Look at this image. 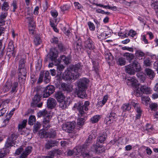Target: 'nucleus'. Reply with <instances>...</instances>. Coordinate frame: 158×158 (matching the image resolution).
<instances>
[{
  "label": "nucleus",
  "instance_id": "nucleus-6",
  "mask_svg": "<svg viewBox=\"0 0 158 158\" xmlns=\"http://www.w3.org/2000/svg\"><path fill=\"white\" fill-rule=\"evenodd\" d=\"M44 76H45L44 77V81L46 83H48L50 81L51 77L50 76L49 72L48 71H46L45 72L41 71L40 72L37 83H40L42 82Z\"/></svg>",
  "mask_w": 158,
  "mask_h": 158
},
{
  "label": "nucleus",
  "instance_id": "nucleus-9",
  "mask_svg": "<svg viewBox=\"0 0 158 158\" xmlns=\"http://www.w3.org/2000/svg\"><path fill=\"white\" fill-rule=\"evenodd\" d=\"M89 146V145H88V144L86 143L85 142L83 146H80L76 147L74 149L75 155L80 156L81 155V153H82L84 151H85Z\"/></svg>",
  "mask_w": 158,
  "mask_h": 158
},
{
  "label": "nucleus",
  "instance_id": "nucleus-61",
  "mask_svg": "<svg viewBox=\"0 0 158 158\" xmlns=\"http://www.w3.org/2000/svg\"><path fill=\"white\" fill-rule=\"evenodd\" d=\"M136 32L135 31L132 30H131L129 31L128 34H127V35H130L132 37H133L136 35Z\"/></svg>",
  "mask_w": 158,
  "mask_h": 158
},
{
  "label": "nucleus",
  "instance_id": "nucleus-12",
  "mask_svg": "<svg viewBox=\"0 0 158 158\" xmlns=\"http://www.w3.org/2000/svg\"><path fill=\"white\" fill-rule=\"evenodd\" d=\"M91 150L93 151H95L97 153H101L104 152L105 149L104 147L102 145H100L97 143L96 146L93 145Z\"/></svg>",
  "mask_w": 158,
  "mask_h": 158
},
{
  "label": "nucleus",
  "instance_id": "nucleus-62",
  "mask_svg": "<svg viewBox=\"0 0 158 158\" xmlns=\"http://www.w3.org/2000/svg\"><path fill=\"white\" fill-rule=\"evenodd\" d=\"M127 31L126 30L125 31V33H122L121 32H119L118 33V35L119 36H121L123 38L127 37L128 36L127 34Z\"/></svg>",
  "mask_w": 158,
  "mask_h": 158
},
{
  "label": "nucleus",
  "instance_id": "nucleus-7",
  "mask_svg": "<svg viewBox=\"0 0 158 158\" xmlns=\"http://www.w3.org/2000/svg\"><path fill=\"white\" fill-rule=\"evenodd\" d=\"M75 127V123L74 122H67L64 124L62 127L63 130L70 133L73 131Z\"/></svg>",
  "mask_w": 158,
  "mask_h": 158
},
{
  "label": "nucleus",
  "instance_id": "nucleus-37",
  "mask_svg": "<svg viewBox=\"0 0 158 158\" xmlns=\"http://www.w3.org/2000/svg\"><path fill=\"white\" fill-rule=\"evenodd\" d=\"M56 135V133L55 131L53 130H51L49 131L48 132V137L53 138H55Z\"/></svg>",
  "mask_w": 158,
  "mask_h": 158
},
{
  "label": "nucleus",
  "instance_id": "nucleus-30",
  "mask_svg": "<svg viewBox=\"0 0 158 158\" xmlns=\"http://www.w3.org/2000/svg\"><path fill=\"white\" fill-rule=\"evenodd\" d=\"M132 66L135 69V71L139 72L141 71V66L138 62L135 61L133 62Z\"/></svg>",
  "mask_w": 158,
  "mask_h": 158
},
{
  "label": "nucleus",
  "instance_id": "nucleus-56",
  "mask_svg": "<svg viewBox=\"0 0 158 158\" xmlns=\"http://www.w3.org/2000/svg\"><path fill=\"white\" fill-rule=\"evenodd\" d=\"M104 54L106 59V60H109L111 58V54L108 51L105 52Z\"/></svg>",
  "mask_w": 158,
  "mask_h": 158
},
{
  "label": "nucleus",
  "instance_id": "nucleus-20",
  "mask_svg": "<svg viewBox=\"0 0 158 158\" xmlns=\"http://www.w3.org/2000/svg\"><path fill=\"white\" fill-rule=\"evenodd\" d=\"M37 115L38 117H43L44 118L48 117L51 118L50 114L46 110H43L39 111L37 113Z\"/></svg>",
  "mask_w": 158,
  "mask_h": 158
},
{
  "label": "nucleus",
  "instance_id": "nucleus-52",
  "mask_svg": "<svg viewBox=\"0 0 158 158\" xmlns=\"http://www.w3.org/2000/svg\"><path fill=\"white\" fill-rule=\"evenodd\" d=\"M25 61L24 59H21L19 61V68H25Z\"/></svg>",
  "mask_w": 158,
  "mask_h": 158
},
{
  "label": "nucleus",
  "instance_id": "nucleus-42",
  "mask_svg": "<svg viewBox=\"0 0 158 158\" xmlns=\"http://www.w3.org/2000/svg\"><path fill=\"white\" fill-rule=\"evenodd\" d=\"M9 7L10 6L8 3L7 2H4L1 6L2 10L5 11L8 10H9Z\"/></svg>",
  "mask_w": 158,
  "mask_h": 158
},
{
  "label": "nucleus",
  "instance_id": "nucleus-40",
  "mask_svg": "<svg viewBox=\"0 0 158 158\" xmlns=\"http://www.w3.org/2000/svg\"><path fill=\"white\" fill-rule=\"evenodd\" d=\"M34 42L35 45L37 46L41 43L40 37L38 35H35L34 39Z\"/></svg>",
  "mask_w": 158,
  "mask_h": 158
},
{
  "label": "nucleus",
  "instance_id": "nucleus-2",
  "mask_svg": "<svg viewBox=\"0 0 158 158\" xmlns=\"http://www.w3.org/2000/svg\"><path fill=\"white\" fill-rule=\"evenodd\" d=\"M134 92L137 97L141 96L143 94H149L152 93L150 88L146 85H141L139 89H135L134 90Z\"/></svg>",
  "mask_w": 158,
  "mask_h": 158
},
{
  "label": "nucleus",
  "instance_id": "nucleus-4",
  "mask_svg": "<svg viewBox=\"0 0 158 158\" xmlns=\"http://www.w3.org/2000/svg\"><path fill=\"white\" fill-rule=\"evenodd\" d=\"M79 75L78 73L75 74L69 70L67 69L65 70L63 74V78L64 79L72 81L73 80H75L78 78Z\"/></svg>",
  "mask_w": 158,
  "mask_h": 158
},
{
  "label": "nucleus",
  "instance_id": "nucleus-59",
  "mask_svg": "<svg viewBox=\"0 0 158 158\" xmlns=\"http://www.w3.org/2000/svg\"><path fill=\"white\" fill-rule=\"evenodd\" d=\"M152 62L148 59H146L144 60V64L146 66H149L151 64Z\"/></svg>",
  "mask_w": 158,
  "mask_h": 158
},
{
  "label": "nucleus",
  "instance_id": "nucleus-15",
  "mask_svg": "<svg viewBox=\"0 0 158 158\" xmlns=\"http://www.w3.org/2000/svg\"><path fill=\"white\" fill-rule=\"evenodd\" d=\"M97 136V131L96 130H92L90 133L88 139L86 140L85 142L86 143H87L88 145L91 144L92 142V140L93 139H95Z\"/></svg>",
  "mask_w": 158,
  "mask_h": 158
},
{
  "label": "nucleus",
  "instance_id": "nucleus-47",
  "mask_svg": "<svg viewBox=\"0 0 158 158\" xmlns=\"http://www.w3.org/2000/svg\"><path fill=\"white\" fill-rule=\"evenodd\" d=\"M135 55L136 56L139 58L140 57L144 56L145 54L141 50H137L135 52Z\"/></svg>",
  "mask_w": 158,
  "mask_h": 158
},
{
  "label": "nucleus",
  "instance_id": "nucleus-21",
  "mask_svg": "<svg viewBox=\"0 0 158 158\" xmlns=\"http://www.w3.org/2000/svg\"><path fill=\"white\" fill-rule=\"evenodd\" d=\"M56 101L54 99L50 98L47 101V106L48 108L52 109L56 106Z\"/></svg>",
  "mask_w": 158,
  "mask_h": 158
},
{
  "label": "nucleus",
  "instance_id": "nucleus-58",
  "mask_svg": "<svg viewBox=\"0 0 158 158\" xmlns=\"http://www.w3.org/2000/svg\"><path fill=\"white\" fill-rule=\"evenodd\" d=\"M145 129L148 132H151L152 130V126L150 124H147L145 126Z\"/></svg>",
  "mask_w": 158,
  "mask_h": 158
},
{
  "label": "nucleus",
  "instance_id": "nucleus-57",
  "mask_svg": "<svg viewBox=\"0 0 158 158\" xmlns=\"http://www.w3.org/2000/svg\"><path fill=\"white\" fill-rule=\"evenodd\" d=\"M88 25L89 26V29L91 31H94L95 29V27L94 24L91 22L88 23Z\"/></svg>",
  "mask_w": 158,
  "mask_h": 158
},
{
  "label": "nucleus",
  "instance_id": "nucleus-24",
  "mask_svg": "<svg viewBox=\"0 0 158 158\" xmlns=\"http://www.w3.org/2000/svg\"><path fill=\"white\" fill-rule=\"evenodd\" d=\"M61 87L64 90L69 92H71L73 89V86L70 84L63 83L61 85Z\"/></svg>",
  "mask_w": 158,
  "mask_h": 158
},
{
  "label": "nucleus",
  "instance_id": "nucleus-50",
  "mask_svg": "<svg viewBox=\"0 0 158 158\" xmlns=\"http://www.w3.org/2000/svg\"><path fill=\"white\" fill-rule=\"evenodd\" d=\"M27 122V120H23V121L22 123V124L19 125L18 126L19 130L20 131V130H21L23 128H25L26 126Z\"/></svg>",
  "mask_w": 158,
  "mask_h": 158
},
{
  "label": "nucleus",
  "instance_id": "nucleus-51",
  "mask_svg": "<svg viewBox=\"0 0 158 158\" xmlns=\"http://www.w3.org/2000/svg\"><path fill=\"white\" fill-rule=\"evenodd\" d=\"M117 63L121 66L124 65L126 63L125 59L123 57L119 58L118 59Z\"/></svg>",
  "mask_w": 158,
  "mask_h": 158
},
{
  "label": "nucleus",
  "instance_id": "nucleus-14",
  "mask_svg": "<svg viewBox=\"0 0 158 158\" xmlns=\"http://www.w3.org/2000/svg\"><path fill=\"white\" fill-rule=\"evenodd\" d=\"M131 105L133 106L135 109L137 114L136 115V118L138 119L141 116V110L140 109L139 105L135 103V101L133 100L131 102Z\"/></svg>",
  "mask_w": 158,
  "mask_h": 158
},
{
  "label": "nucleus",
  "instance_id": "nucleus-3",
  "mask_svg": "<svg viewBox=\"0 0 158 158\" xmlns=\"http://www.w3.org/2000/svg\"><path fill=\"white\" fill-rule=\"evenodd\" d=\"M89 82V80L85 78L80 79L77 82V87L76 88L75 90L85 91L87 88V85Z\"/></svg>",
  "mask_w": 158,
  "mask_h": 158
},
{
  "label": "nucleus",
  "instance_id": "nucleus-38",
  "mask_svg": "<svg viewBox=\"0 0 158 158\" xmlns=\"http://www.w3.org/2000/svg\"><path fill=\"white\" fill-rule=\"evenodd\" d=\"M13 115V113L11 114V112H10L9 113L6 115V118L4 119L3 121V123H4L3 125H6L9 123V122L12 116Z\"/></svg>",
  "mask_w": 158,
  "mask_h": 158
},
{
  "label": "nucleus",
  "instance_id": "nucleus-53",
  "mask_svg": "<svg viewBox=\"0 0 158 158\" xmlns=\"http://www.w3.org/2000/svg\"><path fill=\"white\" fill-rule=\"evenodd\" d=\"M7 15L8 13L6 12H1L0 14V19L6 21V19Z\"/></svg>",
  "mask_w": 158,
  "mask_h": 158
},
{
  "label": "nucleus",
  "instance_id": "nucleus-11",
  "mask_svg": "<svg viewBox=\"0 0 158 158\" xmlns=\"http://www.w3.org/2000/svg\"><path fill=\"white\" fill-rule=\"evenodd\" d=\"M18 77L19 81L22 80L24 81L26 78L27 71L25 68L19 69Z\"/></svg>",
  "mask_w": 158,
  "mask_h": 158
},
{
  "label": "nucleus",
  "instance_id": "nucleus-1",
  "mask_svg": "<svg viewBox=\"0 0 158 158\" xmlns=\"http://www.w3.org/2000/svg\"><path fill=\"white\" fill-rule=\"evenodd\" d=\"M89 102L88 101H85L84 105H83L82 102L79 101L74 104L73 107L76 109L78 111L79 115H81V116H82L85 114L84 110L85 111L88 110V107L89 105Z\"/></svg>",
  "mask_w": 158,
  "mask_h": 158
},
{
  "label": "nucleus",
  "instance_id": "nucleus-8",
  "mask_svg": "<svg viewBox=\"0 0 158 158\" xmlns=\"http://www.w3.org/2000/svg\"><path fill=\"white\" fill-rule=\"evenodd\" d=\"M126 82L129 87L137 88L139 86L138 81L134 77H129L126 80Z\"/></svg>",
  "mask_w": 158,
  "mask_h": 158
},
{
  "label": "nucleus",
  "instance_id": "nucleus-41",
  "mask_svg": "<svg viewBox=\"0 0 158 158\" xmlns=\"http://www.w3.org/2000/svg\"><path fill=\"white\" fill-rule=\"evenodd\" d=\"M85 120L83 118H79L77 120V126L81 128L84 124Z\"/></svg>",
  "mask_w": 158,
  "mask_h": 158
},
{
  "label": "nucleus",
  "instance_id": "nucleus-60",
  "mask_svg": "<svg viewBox=\"0 0 158 158\" xmlns=\"http://www.w3.org/2000/svg\"><path fill=\"white\" fill-rule=\"evenodd\" d=\"M18 136L19 135L18 134L14 133L11 135L10 139L12 141H14L16 139Z\"/></svg>",
  "mask_w": 158,
  "mask_h": 158
},
{
  "label": "nucleus",
  "instance_id": "nucleus-63",
  "mask_svg": "<svg viewBox=\"0 0 158 158\" xmlns=\"http://www.w3.org/2000/svg\"><path fill=\"white\" fill-rule=\"evenodd\" d=\"M157 104L153 103L150 105V107L152 110H155L157 108Z\"/></svg>",
  "mask_w": 158,
  "mask_h": 158
},
{
  "label": "nucleus",
  "instance_id": "nucleus-45",
  "mask_svg": "<svg viewBox=\"0 0 158 158\" xmlns=\"http://www.w3.org/2000/svg\"><path fill=\"white\" fill-rule=\"evenodd\" d=\"M36 119L34 116L31 115L29 118L28 123L29 125H31L35 122Z\"/></svg>",
  "mask_w": 158,
  "mask_h": 158
},
{
  "label": "nucleus",
  "instance_id": "nucleus-29",
  "mask_svg": "<svg viewBox=\"0 0 158 158\" xmlns=\"http://www.w3.org/2000/svg\"><path fill=\"white\" fill-rule=\"evenodd\" d=\"M85 91L75 90V93L77 94L78 97L81 98H84L87 96V95L85 92Z\"/></svg>",
  "mask_w": 158,
  "mask_h": 158
},
{
  "label": "nucleus",
  "instance_id": "nucleus-18",
  "mask_svg": "<svg viewBox=\"0 0 158 158\" xmlns=\"http://www.w3.org/2000/svg\"><path fill=\"white\" fill-rule=\"evenodd\" d=\"M58 144L57 141L54 140H48L45 144V148L48 149H49L52 147L56 146Z\"/></svg>",
  "mask_w": 158,
  "mask_h": 158
},
{
  "label": "nucleus",
  "instance_id": "nucleus-46",
  "mask_svg": "<svg viewBox=\"0 0 158 158\" xmlns=\"http://www.w3.org/2000/svg\"><path fill=\"white\" fill-rule=\"evenodd\" d=\"M100 118L99 115H95L91 118V121L92 123H94L98 122Z\"/></svg>",
  "mask_w": 158,
  "mask_h": 158
},
{
  "label": "nucleus",
  "instance_id": "nucleus-64",
  "mask_svg": "<svg viewBox=\"0 0 158 158\" xmlns=\"http://www.w3.org/2000/svg\"><path fill=\"white\" fill-rule=\"evenodd\" d=\"M61 10L63 11L67 10L69 9V6L68 5H64L60 7Z\"/></svg>",
  "mask_w": 158,
  "mask_h": 158
},
{
  "label": "nucleus",
  "instance_id": "nucleus-32",
  "mask_svg": "<svg viewBox=\"0 0 158 158\" xmlns=\"http://www.w3.org/2000/svg\"><path fill=\"white\" fill-rule=\"evenodd\" d=\"M145 72L149 78H153L155 76V74L153 71L149 69H147L145 70Z\"/></svg>",
  "mask_w": 158,
  "mask_h": 158
},
{
  "label": "nucleus",
  "instance_id": "nucleus-13",
  "mask_svg": "<svg viewBox=\"0 0 158 158\" xmlns=\"http://www.w3.org/2000/svg\"><path fill=\"white\" fill-rule=\"evenodd\" d=\"M117 115L114 112H111L106 118L107 124H110L116 120Z\"/></svg>",
  "mask_w": 158,
  "mask_h": 158
},
{
  "label": "nucleus",
  "instance_id": "nucleus-10",
  "mask_svg": "<svg viewBox=\"0 0 158 158\" xmlns=\"http://www.w3.org/2000/svg\"><path fill=\"white\" fill-rule=\"evenodd\" d=\"M55 87L52 85H48L44 90L43 98H46L52 94L55 91Z\"/></svg>",
  "mask_w": 158,
  "mask_h": 158
},
{
  "label": "nucleus",
  "instance_id": "nucleus-36",
  "mask_svg": "<svg viewBox=\"0 0 158 158\" xmlns=\"http://www.w3.org/2000/svg\"><path fill=\"white\" fill-rule=\"evenodd\" d=\"M9 153V150L6 148H3L0 152V158H3L7 154Z\"/></svg>",
  "mask_w": 158,
  "mask_h": 158
},
{
  "label": "nucleus",
  "instance_id": "nucleus-33",
  "mask_svg": "<svg viewBox=\"0 0 158 158\" xmlns=\"http://www.w3.org/2000/svg\"><path fill=\"white\" fill-rule=\"evenodd\" d=\"M18 82H15L13 83L11 85V89L10 91V93L12 94L16 93L17 91V87H18Z\"/></svg>",
  "mask_w": 158,
  "mask_h": 158
},
{
  "label": "nucleus",
  "instance_id": "nucleus-44",
  "mask_svg": "<svg viewBox=\"0 0 158 158\" xmlns=\"http://www.w3.org/2000/svg\"><path fill=\"white\" fill-rule=\"evenodd\" d=\"M124 56L125 57L127 60H129L133 59L134 57L133 54L129 53H125L124 54Z\"/></svg>",
  "mask_w": 158,
  "mask_h": 158
},
{
  "label": "nucleus",
  "instance_id": "nucleus-16",
  "mask_svg": "<svg viewBox=\"0 0 158 158\" xmlns=\"http://www.w3.org/2000/svg\"><path fill=\"white\" fill-rule=\"evenodd\" d=\"M25 17L26 18L28 21L29 27L34 28L35 23L33 22L34 17L32 14H30L29 13H27Z\"/></svg>",
  "mask_w": 158,
  "mask_h": 158
},
{
  "label": "nucleus",
  "instance_id": "nucleus-35",
  "mask_svg": "<svg viewBox=\"0 0 158 158\" xmlns=\"http://www.w3.org/2000/svg\"><path fill=\"white\" fill-rule=\"evenodd\" d=\"M60 59V61H63L66 64H69L70 62V59L68 57H66L65 56L62 55L61 56Z\"/></svg>",
  "mask_w": 158,
  "mask_h": 158
},
{
  "label": "nucleus",
  "instance_id": "nucleus-26",
  "mask_svg": "<svg viewBox=\"0 0 158 158\" xmlns=\"http://www.w3.org/2000/svg\"><path fill=\"white\" fill-rule=\"evenodd\" d=\"M107 137V134L105 133L100 134L98 137V142H99L100 143H103Z\"/></svg>",
  "mask_w": 158,
  "mask_h": 158
},
{
  "label": "nucleus",
  "instance_id": "nucleus-28",
  "mask_svg": "<svg viewBox=\"0 0 158 158\" xmlns=\"http://www.w3.org/2000/svg\"><path fill=\"white\" fill-rule=\"evenodd\" d=\"M126 72L132 75L135 73V70L131 65H128L126 66Z\"/></svg>",
  "mask_w": 158,
  "mask_h": 158
},
{
  "label": "nucleus",
  "instance_id": "nucleus-31",
  "mask_svg": "<svg viewBox=\"0 0 158 158\" xmlns=\"http://www.w3.org/2000/svg\"><path fill=\"white\" fill-rule=\"evenodd\" d=\"M51 118H44L43 121V126L44 128H47L50 127L49 121Z\"/></svg>",
  "mask_w": 158,
  "mask_h": 158
},
{
  "label": "nucleus",
  "instance_id": "nucleus-19",
  "mask_svg": "<svg viewBox=\"0 0 158 158\" xmlns=\"http://www.w3.org/2000/svg\"><path fill=\"white\" fill-rule=\"evenodd\" d=\"M84 46L87 48L89 49H93L94 46L92 41L89 38H88L84 42Z\"/></svg>",
  "mask_w": 158,
  "mask_h": 158
},
{
  "label": "nucleus",
  "instance_id": "nucleus-48",
  "mask_svg": "<svg viewBox=\"0 0 158 158\" xmlns=\"http://www.w3.org/2000/svg\"><path fill=\"white\" fill-rule=\"evenodd\" d=\"M81 158H90L91 156L88 152L85 151H84L82 153H81L80 155Z\"/></svg>",
  "mask_w": 158,
  "mask_h": 158
},
{
  "label": "nucleus",
  "instance_id": "nucleus-17",
  "mask_svg": "<svg viewBox=\"0 0 158 158\" xmlns=\"http://www.w3.org/2000/svg\"><path fill=\"white\" fill-rule=\"evenodd\" d=\"M111 33L109 30L104 31L100 34L98 35V39L102 40L105 39L110 35Z\"/></svg>",
  "mask_w": 158,
  "mask_h": 158
},
{
  "label": "nucleus",
  "instance_id": "nucleus-25",
  "mask_svg": "<svg viewBox=\"0 0 158 158\" xmlns=\"http://www.w3.org/2000/svg\"><path fill=\"white\" fill-rule=\"evenodd\" d=\"M55 97L58 102H61L65 99V96L61 92H58L56 93Z\"/></svg>",
  "mask_w": 158,
  "mask_h": 158
},
{
  "label": "nucleus",
  "instance_id": "nucleus-22",
  "mask_svg": "<svg viewBox=\"0 0 158 158\" xmlns=\"http://www.w3.org/2000/svg\"><path fill=\"white\" fill-rule=\"evenodd\" d=\"M32 151V147L28 146L25 148V151L20 156V158H26Z\"/></svg>",
  "mask_w": 158,
  "mask_h": 158
},
{
  "label": "nucleus",
  "instance_id": "nucleus-34",
  "mask_svg": "<svg viewBox=\"0 0 158 158\" xmlns=\"http://www.w3.org/2000/svg\"><path fill=\"white\" fill-rule=\"evenodd\" d=\"M121 109L123 111L126 112L129 111L131 109V107L129 103H125L123 105Z\"/></svg>",
  "mask_w": 158,
  "mask_h": 158
},
{
  "label": "nucleus",
  "instance_id": "nucleus-5",
  "mask_svg": "<svg viewBox=\"0 0 158 158\" xmlns=\"http://www.w3.org/2000/svg\"><path fill=\"white\" fill-rule=\"evenodd\" d=\"M58 52L56 48H53L50 49L49 53V57L52 61H54L56 65H58L60 63V58L56 59L58 56Z\"/></svg>",
  "mask_w": 158,
  "mask_h": 158
},
{
  "label": "nucleus",
  "instance_id": "nucleus-39",
  "mask_svg": "<svg viewBox=\"0 0 158 158\" xmlns=\"http://www.w3.org/2000/svg\"><path fill=\"white\" fill-rule=\"evenodd\" d=\"M151 6L152 8L155 10L157 17L158 19V2L152 4Z\"/></svg>",
  "mask_w": 158,
  "mask_h": 158
},
{
  "label": "nucleus",
  "instance_id": "nucleus-49",
  "mask_svg": "<svg viewBox=\"0 0 158 158\" xmlns=\"http://www.w3.org/2000/svg\"><path fill=\"white\" fill-rule=\"evenodd\" d=\"M11 84L10 82H7L6 83L4 87V90L5 92H7L11 89Z\"/></svg>",
  "mask_w": 158,
  "mask_h": 158
},
{
  "label": "nucleus",
  "instance_id": "nucleus-54",
  "mask_svg": "<svg viewBox=\"0 0 158 158\" xmlns=\"http://www.w3.org/2000/svg\"><path fill=\"white\" fill-rule=\"evenodd\" d=\"M39 136L41 138L48 137V132H46L45 131L41 130L39 133Z\"/></svg>",
  "mask_w": 158,
  "mask_h": 158
},
{
  "label": "nucleus",
  "instance_id": "nucleus-23",
  "mask_svg": "<svg viewBox=\"0 0 158 158\" xmlns=\"http://www.w3.org/2000/svg\"><path fill=\"white\" fill-rule=\"evenodd\" d=\"M59 106L62 109L66 108L70 104V99L67 98L64 100H62V101L59 102Z\"/></svg>",
  "mask_w": 158,
  "mask_h": 158
},
{
  "label": "nucleus",
  "instance_id": "nucleus-27",
  "mask_svg": "<svg viewBox=\"0 0 158 158\" xmlns=\"http://www.w3.org/2000/svg\"><path fill=\"white\" fill-rule=\"evenodd\" d=\"M81 69V65L79 63H77L73 66V71L72 70V72H74L75 74L77 73H78L79 74L78 72L80 71Z\"/></svg>",
  "mask_w": 158,
  "mask_h": 158
},
{
  "label": "nucleus",
  "instance_id": "nucleus-43",
  "mask_svg": "<svg viewBox=\"0 0 158 158\" xmlns=\"http://www.w3.org/2000/svg\"><path fill=\"white\" fill-rule=\"evenodd\" d=\"M41 96L38 94H36L34 96L33 101L35 104L37 103L40 101Z\"/></svg>",
  "mask_w": 158,
  "mask_h": 158
},
{
  "label": "nucleus",
  "instance_id": "nucleus-55",
  "mask_svg": "<svg viewBox=\"0 0 158 158\" xmlns=\"http://www.w3.org/2000/svg\"><path fill=\"white\" fill-rule=\"evenodd\" d=\"M41 126V124L38 123L37 122L36 124L34 126V129L33 131L34 132H35L38 131V130L40 128Z\"/></svg>",
  "mask_w": 158,
  "mask_h": 158
}]
</instances>
